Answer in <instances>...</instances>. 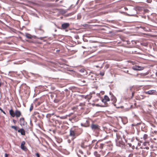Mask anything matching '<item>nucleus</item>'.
I'll list each match as a JSON object with an SVG mask.
<instances>
[{
	"mask_svg": "<svg viewBox=\"0 0 157 157\" xmlns=\"http://www.w3.org/2000/svg\"><path fill=\"white\" fill-rule=\"evenodd\" d=\"M116 130H114V134L116 135L117 139H116V145L120 147H123L125 145L124 139H123L119 135L118 132L116 133Z\"/></svg>",
	"mask_w": 157,
	"mask_h": 157,
	"instance_id": "nucleus-1",
	"label": "nucleus"
},
{
	"mask_svg": "<svg viewBox=\"0 0 157 157\" xmlns=\"http://www.w3.org/2000/svg\"><path fill=\"white\" fill-rule=\"evenodd\" d=\"M81 126L85 127L90 126V121L86 118H84L82 120V122L81 124Z\"/></svg>",
	"mask_w": 157,
	"mask_h": 157,
	"instance_id": "nucleus-2",
	"label": "nucleus"
},
{
	"mask_svg": "<svg viewBox=\"0 0 157 157\" xmlns=\"http://www.w3.org/2000/svg\"><path fill=\"white\" fill-rule=\"evenodd\" d=\"M69 136L72 137V139L73 140L77 136L75 130L72 128H71L70 130Z\"/></svg>",
	"mask_w": 157,
	"mask_h": 157,
	"instance_id": "nucleus-3",
	"label": "nucleus"
},
{
	"mask_svg": "<svg viewBox=\"0 0 157 157\" xmlns=\"http://www.w3.org/2000/svg\"><path fill=\"white\" fill-rule=\"evenodd\" d=\"M156 91L154 90H149L147 91H145L144 93L146 94L152 95L155 94L156 93Z\"/></svg>",
	"mask_w": 157,
	"mask_h": 157,
	"instance_id": "nucleus-4",
	"label": "nucleus"
},
{
	"mask_svg": "<svg viewBox=\"0 0 157 157\" xmlns=\"http://www.w3.org/2000/svg\"><path fill=\"white\" fill-rule=\"evenodd\" d=\"M91 129L93 130H97L99 129V126L97 125L92 124L91 125Z\"/></svg>",
	"mask_w": 157,
	"mask_h": 157,
	"instance_id": "nucleus-5",
	"label": "nucleus"
},
{
	"mask_svg": "<svg viewBox=\"0 0 157 157\" xmlns=\"http://www.w3.org/2000/svg\"><path fill=\"white\" fill-rule=\"evenodd\" d=\"M70 24L68 23H64L62 25L61 27L62 29H65L69 27Z\"/></svg>",
	"mask_w": 157,
	"mask_h": 157,
	"instance_id": "nucleus-6",
	"label": "nucleus"
},
{
	"mask_svg": "<svg viewBox=\"0 0 157 157\" xmlns=\"http://www.w3.org/2000/svg\"><path fill=\"white\" fill-rule=\"evenodd\" d=\"M20 122L21 126H24L25 124L26 123V122L25 121L24 118L23 117L21 118L20 119Z\"/></svg>",
	"mask_w": 157,
	"mask_h": 157,
	"instance_id": "nucleus-7",
	"label": "nucleus"
},
{
	"mask_svg": "<svg viewBox=\"0 0 157 157\" xmlns=\"http://www.w3.org/2000/svg\"><path fill=\"white\" fill-rule=\"evenodd\" d=\"M25 144V142L24 141H22L21 145V148L24 151H26L27 148L25 146H24Z\"/></svg>",
	"mask_w": 157,
	"mask_h": 157,
	"instance_id": "nucleus-8",
	"label": "nucleus"
},
{
	"mask_svg": "<svg viewBox=\"0 0 157 157\" xmlns=\"http://www.w3.org/2000/svg\"><path fill=\"white\" fill-rule=\"evenodd\" d=\"M21 115V112L18 110H16L15 111V116L17 117H19Z\"/></svg>",
	"mask_w": 157,
	"mask_h": 157,
	"instance_id": "nucleus-9",
	"label": "nucleus"
},
{
	"mask_svg": "<svg viewBox=\"0 0 157 157\" xmlns=\"http://www.w3.org/2000/svg\"><path fill=\"white\" fill-rule=\"evenodd\" d=\"M141 67L137 66H136L132 67V69L135 70H141Z\"/></svg>",
	"mask_w": 157,
	"mask_h": 157,
	"instance_id": "nucleus-10",
	"label": "nucleus"
},
{
	"mask_svg": "<svg viewBox=\"0 0 157 157\" xmlns=\"http://www.w3.org/2000/svg\"><path fill=\"white\" fill-rule=\"evenodd\" d=\"M18 132L20 133L21 135H24L25 134V130L23 128H21L18 130Z\"/></svg>",
	"mask_w": 157,
	"mask_h": 157,
	"instance_id": "nucleus-11",
	"label": "nucleus"
},
{
	"mask_svg": "<svg viewBox=\"0 0 157 157\" xmlns=\"http://www.w3.org/2000/svg\"><path fill=\"white\" fill-rule=\"evenodd\" d=\"M9 113L10 115L12 117H14L15 116V112H14L12 109H11L9 111Z\"/></svg>",
	"mask_w": 157,
	"mask_h": 157,
	"instance_id": "nucleus-12",
	"label": "nucleus"
},
{
	"mask_svg": "<svg viewBox=\"0 0 157 157\" xmlns=\"http://www.w3.org/2000/svg\"><path fill=\"white\" fill-rule=\"evenodd\" d=\"M25 36L28 38L29 39H31L32 38V35L28 33H25Z\"/></svg>",
	"mask_w": 157,
	"mask_h": 157,
	"instance_id": "nucleus-13",
	"label": "nucleus"
},
{
	"mask_svg": "<svg viewBox=\"0 0 157 157\" xmlns=\"http://www.w3.org/2000/svg\"><path fill=\"white\" fill-rule=\"evenodd\" d=\"M94 155L96 157H100V155L96 151H95L94 152Z\"/></svg>",
	"mask_w": 157,
	"mask_h": 157,
	"instance_id": "nucleus-14",
	"label": "nucleus"
},
{
	"mask_svg": "<svg viewBox=\"0 0 157 157\" xmlns=\"http://www.w3.org/2000/svg\"><path fill=\"white\" fill-rule=\"evenodd\" d=\"M54 114V113L52 114L48 113L46 115V117L50 119V118L51 117L52 115H53Z\"/></svg>",
	"mask_w": 157,
	"mask_h": 157,
	"instance_id": "nucleus-15",
	"label": "nucleus"
},
{
	"mask_svg": "<svg viewBox=\"0 0 157 157\" xmlns=\"http://www.w3.org/2000/svg\"><path fill=\"white\" fill-rule=\"evenodd\" d=\"M103 99L107 100L108 101H109L110 100L109 97L107 95H105Z\"/></svg>",
	"mask_w": 157,
	"mask_h": 157,
	"instance_id": "nucleus-16",
	"label": "nucleus"
},
{
	"mask_svg": "<svg viewBox=\"0 0 157 157\" xmlns=\"http://www.w3.org/2000/svg\"><path fill=\"white\" fill-rule=\"evenodd\" d=\"M143 137L144 140H146L148 138V135L146 134H145L144 135Z\"/></svg>",
	"mask_w": 157,
	"mask_h": 157,
	"instance_id": "nucleus-17",
	"label": "nucleus"
},
{
	"mask_svg": "<svg viewBox=\"0 0 157 157\" xmlns=\"http://www.w3.org/2000/svg\"><path fill=\"white\" fill-rule=\"evenodd\" d=\"M100 75L102 76H103L105 74V72L104 71H100L99 73Z\"/></svg>",
	"mask_w": 157,
	"mask_h": 157,
	"instance_id": "nucleus-18",
	"label": "nucleus"
},
{
	"mask_svg": "<svg viewBox=\"0 0 157 157\" xmlns=\"http://www.w3.org/2000/svg\"><path fill=\"white\" fill-rule=\"evenodd\" d=\"M11 127L12 128L14 129L15 130L17 131V127L16 126H11Z\"/></svg>",
	"mask_w": 157,
	"mask_h": 157,
	"instance_id": "nucleus-19",
	"label": "nucleus"
},
{
	"mask_svg": "<svg viewBox=\"0 0 157 157\" xmlns=\"http://www.w3.org/2000/svg\"><path fill=\"white\" fill-rule=\"evenodd\" d=\"M104 144H100L99 148L101 149H102L103 147Z\"/></svg>",
	"mask_w": 157,
	"mask_h": 157,
	"instance_id": "nucleus-20",
	"label": "nucleus"
},
{
	"mask_svg": "<svg viewBox=\"0 0 157 157\" xmlns=\"http://www.w3.org/2000/svg\"><path fill=\"white\" fill-rule=\"evenodd\" d=\"M102 101L103 102H104L105 104V105L106 104V103L107 101H107V100H105V99H103L102 100Z\"/></svg>",
	"mask_w": 157,
	"mask_h": 157,
	"instance_id": "nucleus-21",
	"label": "nucleus"
},
{
	"mask_svg": "<svg viewBox=\"0 0 157 157\" xmlns=\"http://www.w3.org/2000/svg\"><path fill=\"white\" fill-rule=\"evenodd\" d=\"M85 70L84 69H81L80 70V71L81 72H82V73H83V72H85Z\"/></svg>",
	"mask_w": 157,
	"mask_h": 157,
	"instance_id": "nucleus-22",
	"label": "nucleus"
},
{
	"mask_svg": "<svg viewBox=\"0 0 157 157\" xmlns=\"http://www.w3.org/2000/svg\"><path fill=\"white\" fill-rule=\"evenodd\" d=\"M133 86H130L129 87V89L130 90V91L132 92V89L133 88Z\"/></svg>",
	"mask_w": 157,
	"mask_h": 157,
	"instance_id": "nucleus-23",
	"label": "nucleus"
},
{
	"mask_svg": "<svg viewBox=\"0 0 157 157\" xmlns=\"http://www.w3.org/2000/svg\"><path fill=\"white\" fill-rule=\"evenodd\" d=\"M0 110H1V111L3 113H4V114H6V113L1 108H0Z\"/></svg>",
	"mask_w": 157,
	"mask_h": 157,
	"instance_id": "nucleus-24",
	"label": "nucleus"
},
{
	"mask_svg": "<svg viewBox=\"0 0 157 157\" xmlns=\"http://www.w3.org/2000/svg\"><path fill=\"white\" fill-rule=\"evenodd\" d=\"M36 155L37 156V157H40V155L38 153H36Z\"/></svg>",
	"mask_w": 157,
	"mask_h": 157,
	"instance_id": "nucleus-25",
	"label": "nucleus"
},
{
	"mask_svg": "<svg viewBox=\"0 0 157 157\" xmlns=\"http://www.w3.org/2000/svg\"><path fill=\"white\" fill-rule=\"evenodd\" d=\"M33 109V107L32 105L30 108V109H29V110L30 111H31Z\"/></svg>",
	"mask_w": 157,
	"mask_h": 157,
	"instance_id": "nucleus-26",
	"label": "nucleus"
},
{
	"mask_svg": "<svg viewBox=\"0 0 157 157\" xmlns=\"http://www.w3.org/2000/svg\"><path fill=\"white\" fill-rule=\"evenodd\" d=\"M147 142H144L143 143V145L144 146H146L147 145Z\"/></svg>",
	"mask_w": 157,
	"mask_h": 157,
	"instance_id": "nucleus-27",
	"label": "nucleus"
},
{
	"mask_svg": "<svg viewBox=\"0 0 157 157\" xmlns=\"http://www.w3.org/2000/svg\"><path fill=\"white\" fill-rule=\"evenodd\" d=\"M81 147L83 148H84L85 147L84 144H82L81 145Z\"/></svg>",
	"mask_w": 157,
	"mask_h": 157,
	"instance_id": "nucleus-28",
	"label": "nucleus"
},
{
	"mask_svg": "<svg viewBox=\"0 0 157 157\" xmlns=\"http://www.w3.org/2000/svg\"><path fill=\"white\" fill-rule=\"evenodd\" d=\"M151 1V0H147V2L148 3H150Z\"/></svg>",
	"mask_w": 157,
	"mask_h": 157,
	"instance_id": "nucleus-29",
	"label": "nucleus"
},
{
	"mask_svg": "<svg viewBox=\"0 0 157 157\" xmlns=\"http://www.w3.org/2000/svg\"><path fill=\"white\" fill-rule=\"evenodd\" d=\"M13 123H14V124L16 123V121L15 120H14V119H13Z\"/></svg>",
	"mask_w": 157,
	"mask_h": 157,
	"instance_id": "nucleus-30",
	"label": "nucleus"
},
{
	"mask_svg": "<svg viewBox=\"0 0 157 157\" xmlns=\"http://www.w3.org/2000/svg\"><path fill=\"white\" fill-rule=\"evenodd\" d=\"M134 92H132V98L133 96H134Z\"/></svg>",
	"mask_w": 157,
	"mask_h": 157,
	"instance_id": "nucleus-31",
	"label": "nucleus"
},
{
	"mask_svg": "<svg viewBox=\"0 0 157 157\" xmlns=\"http://www.w3.org/2000/svg\"><path fill=\"white\" fill-rule=\"evenodd\" d=\"M8 155L6 154L5 153V157H8Z\"/></svg>",
	"mask_w": 157,
	"mask_h": 157,
	"instance_id": "nucleus-32",
	"label": "nucleus"
},
{
	"mask_svg": "<svg viewBox=\"0 0 157 157\" xmlns=\"http://www.w3.org/2000/svg\"><path fill=\"white\" fill-rule=\"evenodd\" d=\"M60 119H64L65 118L64 117H60Z\"/></svg>",
	"mask_w": 157,
	"mask_h": 157,
	"instance_id": "nucleus-33",
	"label": "nucleus"
},
{
	"mask_svg": "<svg viewBox=\"0 0 157 157\" xmlns=\"http://www.w3.org/2000/svg\"><path fill=\"white\" fill-rule=\"evenodd\" d=\"M59 51H60V50H56V52H59Z\"/></svg>",
	"mask_w": 157,
	"mask_h": 157,
	"instance_id": "nucleus-34",
	"label": "nucleus"
},
{
	"mask_svg": "<svg viewBox=\"0 0 157 157\" xmlns=\"http://www.w3.org/2000/svg\"><path fill=\"white\" fill-rule=\"evenodd\" d=\"M146 149H149V147H146Z\"/></svg>",
	"mask_w": 157,
	"mask_h": 157,
	"instance_id": "nucleus-35",
	"label": "nucleus"
},
{
	"mask_svg": "<svg viewBox=\"0 0 157 157\" xmlns=\"http://www.w3.org/2000/svg\"><path fill=\"white\" fill-rule=\"evenodd\" d=\"M116 99H115H115H114V102H116Z\"/></svg>",
	"mask_w": 157,
	"mask_h": 157,
	"instance_id": "nucleus-36",
	"label": "nucleus"
},
{
	"mask_svg": "<svg viewBox=\"0 0 157 157\" xmlns=\"http://www.w3.org/2000/svg\"><path fill=\"white\" fill-rule=\"evenodd\" d=\"M127 73H128V71L127 70L126 72H125Z\"/></svg>",
	"mask_w": 157,
	"mask_h": 157,
	"instance_id": "nucleus-37",
	"label": "nucleus"
},
{
	"mask_svg": "<svg viewBox=\"0 0 157 157\" xmlns=\"http://www.w3.org/2000/svg\"><path fill=\"white\" fill-rule=\"evenodd\" d=\"M83 82H85V80H83Z\"/></svg>",
	"mask_w": 157,
	"mask_h": 157,
	"instance_id": "nucleus-38",
	"label": "nucleus"
},
{
	"mask_svg": "<svg viewBox=\"0 0 157 157\" xmlns=\"http://www.w3.org/2000/svg\"><path fill=\"white\" fill-rule=\"evenodd\" d=\"M81 96H82V97H83V96H84V95H81Z\"/></svg>",
	"mask_w": 157,
	"mask_h": 157,
	"instance_id": "nucleus-39",
	"label": "nucleus"
},
{
	"mask_svg": "<svg viewBox=\"0 0 157 157\" xmlns=\"http://www.w3.org/2000/svg\"><path fill=\"white\" fill-rule=\"evenodd\" d=\"M147 44L144 45L145 46H147Z\"/></svg>",
	"mask_w": 157,
	"mask_h": 157,
	"instance_id": "nucleus-40",
	"label": "nucleus"
},
{
	"mask_svg": "<svg viewBox=\"0 0 157 157\" xmlns=\"http://www.w3.org/2000/svg\"><path fill=\"white\" fill-rule=\"evenodd\" d=\"M56 117H59V116H57Z\"/></svg>",
	"mask_w": 157,
	"mask_h": 157,
	"instance_id": "nucleus-41",
	"label": "nucleus"
}]
</instances>
